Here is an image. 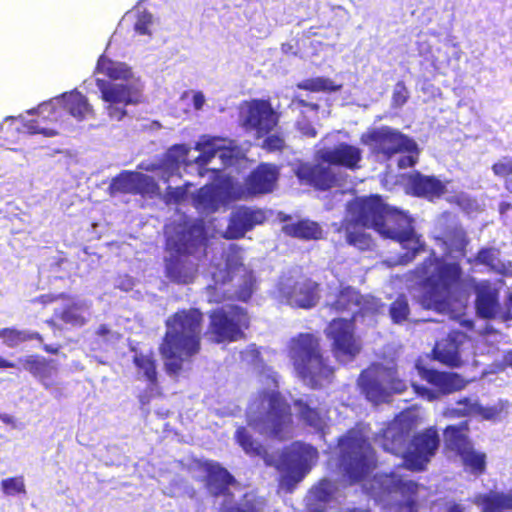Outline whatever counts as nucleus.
Listing matches in <instances>:
<instances>
[{"label": "nucleus", "instance_id": "obj_64", "mask_svg": "<svg viewBox=\"0 0 512 512\" xmlns=\"http://www.w3.org/2000/svg\"><path fill=\"white\" fill-rule=\"evenodd\" d=\"M510 209H512V204L509 202L502 201L498 205L500 215H505Z\"/></svg>", "mask_w": 512, "mask_h": 512}, {"label": "nucleus", "instance_id": "obj_27", "mask_svg": "<svg viewBox=\"0 0 512 512\" xmlns=\"http://www.w3.org/2000/svg\"><path fill=\"white\" fill-rule=\"evenodd\" d=\"M319 159L329 165L341 166L347 169H357L362 159L360 148L342 142L333 148H326L319 152Z\"/></svg>", "mask_w": 512, "mask_h": 512}, {"label": "nucleus", "instance_id": "obj_60", "mask_svg": "<svg viewBox=\"0 0 512 512\" xmlns=\"http://www.w3.org/2000/svg\"><path fill=\"white\" fill-rule=\"evenodd\" d=\"M502 321L507 322L512 320V293H508L503 311L500 310L498 316Z\"/></svg>", "mask_w": 512, "mask_h": 512}, {"label": "nucleus", "instance_id": "obj_44", "mask_svg": "<svg viewBox=\"0 0 512 512\" xmlns=\"http://www.w3.org/2000/svg\"><path fill=\"white\" fill-rule=\"evenodd\" d=\"M136 172L126 171L112 180L111 189L122 193L135 195Z\"/></svg>", "mask_w": 512, "mask_h": 512}, {"label": "nucleus", "instance_id": "obj_18", "mask_svg": "<svg viewBox=\"0 0 512 512\" xmlns=\"http://www.w3.org/2000/svg\"><path fill=\"white\" fill-rule=\"evenodd\" d=\"M200 467L205 473L202 482L206 492L212 498H222L221 503L234 502V493L231 487L238 484L236 478L220 463L203 461Z\"/></svg>", "mask_w": 512, "mask_h": 512}, {"label": "nucleus", "instance_id": "obj_55", "mask_svg": "<svg viewBox=\"0 0 512 512\" xmlns=\"http://www.w3.org/2000/svg\"><path fill=\"white\" fill-rule=\"evenodd\" d=\"M225 267L228 273H234L235 271L243 270L246 275L250 272L245 268L242 262V258L237 251H233L228 254L225 261Z\"/></svg>", "mask_w": 512, "mask_h": 512}, {"label": "nucleus", "instance_id": "obj_21", "mask_svg": "<svg viewBox=\"0 0 512 512\" xmlns=\"http://www.w3.org/2000/svg\"><path fill=\"white\" fill-rule=\"evenodd\" d=\"M467 339V335L459 330L450 331L445 337L438 340L432 351V357L440 364L449 368H460L464 361L460 348Z\"/></svg>", "mask_w": 512, "mask_h": 512}, {"label": "nucleus", "instance_id": "obj_50", "mask_svg": "<svg viewBox=\"0 0 512 512\" xmlns=\"http://www.w3.org/2000/svg\"><path fill=\"white\" fill-rule=\"evenodd\" d=\"M331 81L326 78L317 77V78H310L305 79L302 82H300L297 87L302 90L311 91V92H320V91H327L332 90L331 87Z\"/></svg>", "mask_w": 512, "mask_h": 512}, {"label": "nucleus", "instance_id": "obj_19", "mask_svg": "<svg viewBox=\"0 0 512 512\" xmlns=\"http://www.w3.org/2000/svg\"><path fill=\"white\" fill-rule=\"evenodd\" d=\"M280 294L294 308L311 309L320 300V284L311 278H303L280 288Z\"/></svg>", "mask_w": 512, "mask_h": 512}, {"label": "nucleus", "instance_id": "obj_48", "mask_svg": "<svg viewBox=\"0 0 512 512\" xmlns=\"http://www.w3.org/2000/svg\"><path fill=\"white\" fill-rule=\"evenodd\" d=\"M476 403H472L468 397L456 401V406L447 410V415L452 418L466 417L475 414Z\"/></svg>", "mask_w": 512, "mask_h": 512}, {"label": "nucleus", "instance_id": "obj_53", "mask_svg": "<svg viewBox=\"0 0 512 512\" xmlns=\"http://www.w3.org/2000/svg\"><path fill=\"white\" fill-rule=\"evenodd\" d=\"M153 22V16L148 11H143L138 14L134 24L135 31L140 35H150V26Z\"/></svg>", "mask_w": 512, "mask_h": 512}, {"label": "nucleus", "instance_id": "obj_9", "mask_svg": "<svg viewBox=\"0 0 512 512\" xmlns=\"http://www.w3.org/2000/svg\"><path fill=\"white\" fill-rule=\"evenodd\" d=\"M338 465L351 484L362 481L377 464L374 448L368 438L354 430L339 439Z\"/></svg>", "mask_w": 512, "mask_h": 512}, {"label": "nucleus", "instance_id": "obj_52", "mask_svg": "<svg viewBox=\"0 0 512 512\" xmlns=\"http://www.w3.org/2000/svg\"><path fill=\"white\" fill-rule=\"evenodd\" d=\"M409 99V91L403 81H398L395 84L393 93H392V106L393 107H402L406 104Z\"/></svg>", "mask_w": 512, "mask_h": 512}, {"label": "nucleus", "instance_id": "obj_38", "mask_svg": "<svg viewBox=\"0 0 512 512\" xmlns=\"http://www.w3.org/2000/svg\"><path fill=\"white\" fill-rule=\"evenodd\" d=\"M465 468L472 474L482 475L486 472L487 456L484 452L476 451L473 445L459 455Z\"/></svg>", "mask_w": 512, "mask_h": 512}, {"label": "nucleus", "instance_id": "obj_39", "mask_svg": "<svg viewBox=\"0 0 512 512\" xmlns=\"http://www.w3.org/2000/svg\"><path fill=\"white\" fill-rule=\"evenodd\" d=\"M97 69L112 80L127 79L131 76V70L125 64L114 62L104 56L99 58Z\"/></svg>", "mask_w": 512, "mask_h": 512}, {"label": "nucleus", "instance_id": "obj_6", "mask_svg": "<svg viewBox=\"0 0 512 512\" xmlns=\"http://www.w3.org/2000/svg\"><path fill=\"white\" fill-rule=\"evenodd\" d=\"M286 351L295 374L309 388L321 389L333 381L335 368L315 333L296 334L290 338Z\"/></svg>", "mask_w": 512, "mask_h": 512}, {"label": "nucleus", "instance_id": "obj_28", "mask_svg": "<svg viewBox=\"0 0 512 512\" xmlns=\"http://www.w3.org/2000/svg\"><path fill=\"white\" fill-rule=\"evenodd\" d=\"M295 174L301 183L321 191L332 188L336 182L335 175L330 168L321 164H300Z\"/></svg>", "mask_w": 512, "mask_h": 512}, {"label": "nucleus", "instance_id": "obj_22", "mask_svg": "<svg viewBox=\"0 0 512 512\" xmlns=\"http://www.w3.org/2000/svg\"><path fill=\"white\" fill-rule=\"evenodd\" d=\"M265 221L266 214L264 210L248 206L237 207L230 214L224 237L230 240L240 239L248 231H251L257 225L263 224Z\"/></svg>", "mask_w": 512, "mask_h": 512}, {"label": "nucleus", "instance_id": "obj_51", "mask_svg": "<svg viewBox=\"0 0 512 512\" xmlns=\"http://www.w3.org/2000/svg\"><path fill=\"white\" fill-rule=\"evenodd\" d=\"M255 280L253 278L252 272H249L245 275L243 283L235 292V299L247 302L253 294Z\"/></svg>", "mask_w": 512, "mask_h": 512}, {"label": "nucleus", "instance_id": "obj_15", "mask_svg": "<svg viewBox=\"0 0 512 512\" xmlns=\"http://www.w3.org/2000/svg\"><path fill=\"white\" fill-rule=\"evenodd\" d=\"M280 114L272 107L269 99H251L245 102L241 112V122L246 131L254 132L262 138L278 125Z\"/></svg>", "mask_w": 512, "mask_h": 512}, {"label": "nucleus", "instance_id": "obj_8", "mask_svg": "<svg viewBox=\"0 0 512 512\" xmlns=\"http://www.w3.org/2000/svg\"><path fill=\"white\" fill-rule=\"evenodd\" d=\"M260 409L247 416V425L262 434L283 440L293 424L291 405L276 390H265L259 395Z\"/></svg>", "mask_w": 512, "mask_h": 512}, {"label": "nucleus", "instance_id": "obj_32", "mask_svg": "<svg viewBox=\"0 0 512 512\" xmlns=\"http://www.w3.org/2000/svg\"><path fill=\"white\" fill-rule=\"evenodd\" d=\"M469 430L467 421L461 422L459 425H449L444 429L445 446L453 450L459 456L463 451L472 446L471 440L465 433Z\"/></svg>", "mask_w": 512, "mask_h": 512}, {"label": "nucleus", "instance_id": "obj_40", "mask_svg": "<svg viewBox=\"0 0 512 512\" xmlns=\"http://www.w3.org/2000/svg\"><path fill=\"white\" fill-rule=\"evenodd\" d=\"M493 175L503 180V186L512 194V156H502L491 165Z\"/></svg>", "mask_w": 512, "mask_h": 512}, {"label": "nucleus", "instance_id": "obj_42", "mask_svg": "<svg viewBox=\"0 0 512 512\" xmlns=\"http://www.w3.org/2000/svg\"><path fill=\"white\" fill-rule=\"evenodd\" d=\"M389 315L392 323L403 324L409 319L410 306L406 295L400 294L389 306Z\"/></svg>", "mask_w": 512, "mask_h": 512}, {"label": "nucleus", "instance_id": "obj_57", "mask_svg": "<svg viewBox=\"0 0 512 512\" xmlns=\"http://www.w3.org/2000/svg\"><path fill=\"white\" fill-rule=\"evenodd\" d=\"M496 254L493 248H482L476 255V261L482 265L493 268L495 266Z\"/></svg>", "mask_w": 512, "mask_h": 512}, {"label": "nucleus", "instance_id": "obj_34", "mask_svg": "<svg viewBox=\"0 0 512 512\" xmlns=\"http://www.w3.org/2000/svg\"><path fill=\"white\" fill-rule=\"evenodd\" d=\"M192 205L200 213H214L220 206V197L212 185H205L199 188L192 195Z\"/></svg>", "mask_w": 512, "mask_h": 512}, {"label": "nucleus", "instance_id": "obj_10", "mask_svg": "<svg viewBox=\"0 0 512 512\" xmlns=\"http://www.w3.org/2000/svg\"><path fill=\"white\" fill-rule=\"evenodd\" d=\"M206 331L209 340L215 344L237 342L245 338V330L250 326L247 310L237 305L228 309L217 308L209 312Z\"/></svg>", "mask_w": 512, "mask_h": 512}, {"label": "nucleus", "instance_id": "obj_30", "mask_svg": "<svg viewBox=\"0 0 512 512\" xmlns=\"http://www.w3.org/2000/svg\"><path fill=\"white\" fill-rule=\"evenodd\" d=\"M24 369L36 378L46 389L54 385L53 376L57 371L55 361L38 355L23 359Z\"/></svg>", "mask_w": 512, "mask_h": 512}, {"label": "nucleus", "instance_id": "obj_36", "mask_svg": "<svg viewBox=\"0 0 512 512\" xmlns=\"http://www.w3.org/2000/svg\"><path fill=\"white\" fill-rule=\"evenodd\" d=\"M0 338L5 346L15 348L25 342L36 340L43 342V337L36 331L19 330L15 327H6L0 329Z\"/></svg>", "mask_w": 512, "mask_h": 512}, {"label": "nucleus", "instance_id": "obj_23", "mask_svg": "<svg viewBox=\"0 0 512 512\" xmlns=\"http://www.w3.org/2000/svg\"><path fill=\"white\" fill-rule=\"evenodd\" d=\"M406 188L409 194L430 201L446 193V185L439 178L419 171H413L406 176Z\"/></svg>", "mask_w": 512, "mask_h": 512}, {"label": "nucleus", "instance_id": "obj_17", "mask_svg": "<svg viewBox=\"0 0 512 512\" xmlns=\"http://www.w3.org/2000/svg\"><path fill=\"white\" fill-rule=\"evenodd\" d=\"M278 177L276 165L260 163L244 178L243 184L236 191V197L250 199L269 194L275 189Z\"/></svg>", "mask_w": 512, "mask_h": 512}, {"label": "nucleus", "instance_id": "obj_13", "mask_svg": "<svg viewBox=\"0 0 512 512\" xmlns=\"http://www.w3.org/2000/svg\"><path fill=\"white\" fill-rule=\"evenodd\" d=\"M356 317L334 318L326 326L324 332L331 342L333 356L339 362L353 361L362 349L360 338L356 334Z\"/></svg>", "mask_w": 512, "mask_h": 512}, {"label": "nucleus", "instance_id": "obj_3", "mask_svg": "<svg viewBox=\"0 0 512 512\" xmlns=\"http://www.w3.org/2000/svg\"><path fill=\"white\" fill-rule=\"evenodd\" d=\"M204 315L198 308L179 309L166 320V332L159 352L169 376L178 377L185 359L201 350Z\"/></svg>", "mask_w": 512, "mask_h": 512}, {"label": "nucleus", "instance_id": "obj_58", "mask_svg": "<svg viewBox=\"0 0 512 512\" xmlns=\"http://www.w3.org/2000/svg\"><path fill=\"white\" fill-rule=\"evenodd\" d=\"M500 412L501 410L495 406L485 407L476 403L475 414L481 416L485 420L496 419Z\"/></svg>", "mask_w": 512, "mask_h": 512}, {"label": "nucleus", "instance_id": "obj_37", "mask_svg": "<svg viewBox=\"0 0 512 512\" xmlns=\"http://www.w3.org/2000/svg\"><path fill=\"white\" fill-rule=\"evenodd\" d=\"M28 113H36L43 123H55L64 117L58 96L39 104L37 108L28 110Z\"/></svg>", "mask_w": 512, "mask_h": 512}, {"label": "nucleus", "instance_id": "obj_1", "mask_svg": "<svg viewBox=\"0 0 512 512\" xmlns=\"http://www.w3.org/2000/svg\"><path fill=\"white\" fill-rule=\"evenodd\" d=\"M373 229L382 238L396 241L407 249L411 258L424 250L413 226V219L407 212L389 206L380 195L359 196L349 201L347 217L343 219L339 232L345 241L360 251H370L374 239L365 229Z\"/></svg>", "mask_w": 512, "mask_h": 512}, {"label": "nucleus", "instance_id": "obj_7", "mask_svg": "<svg viewBox=\"0 0 512 512\" xmlns=\"http://www.w3.org/2000/svg\"><path fill=\"white\" fill-rule=\"evenodd\" d=\"M208 237L202 220L184 221L178 225L175 237L167 245L176 252L165 260V275L173 283L190 284L197 274V267L182 256L193 255L206 248Z\"/></svg>", "mask_w": 512, "mask_h": 512}, {"label": "nucleus", "instance_id": "obj_54", "mask_svg": "<svg viewBox=\"0 0 512 512\" xmlns=\"http://www.w3.org/2000/svg\"><path fill=\"white\" fill-rule=\"evenodd\" d=\"M187 185L178 186V187H167L165 196L167 198V202H172L174 204H180L187 198Z\"/></svg>", "mask_w": 512, "mask_h": 512}, {"label": "nucleus", "instance_id": "obj_11", "mask_svg": "<svg viewBox=\"0 0 512 512\" xmlns=\"http://www.w3.org/2000/svg\"><path fill=\"white\" fill-rule=\"evenodd\" d=\"M419 484L414 480L404 479L395 472L375 476L371 480L369 494L376 501H385L395 494L404 499L396 504V512H418L417 495Z\"/></svg>", "mask_w": 512, "mask_h": 512}, {"label": "nucleus", "instance_id": "obj_62", "mask_svg": "<svg viewBox=\"0 0 512 512\" xmlns=\"http://www.w3.org/2000/svg\"><path fill=\"white\" fill-rule=\"evenodd\" d=\"M215 154L216 149H209L197 157L196 163L206 165L215 156Z\"/></svg>", "mask_w": 512, "mask_h": 512}, {"label": "nucleus", "instance_id": "obj_43", "mask_svg": "<svg viewBox=\"0 0 512 512\" xmlns=\"http://www.w3.org/2000/svg\"><path fill=\"white\" fill-rule=\"evenodd\" d=\"M135 195L153 198L160 195L158 183L150 175L136 172Z\"/></svg>", "mask_w": 512, "mask_h": 512}, {"label": "nucleus", "instance_id": "obj_2", "mask_svg": "<svg viewBox=\"0 0 512 512\" xmlns=\"http://www.w3.org/2000/svg\"><path fill=\"white\" fill-rule=\"evenodd\" d=\"M414 429L415 420L400 413L376 434L375 441L385 452L402 458L405 469L423 472L439 449L440 437L433 426L413 433Z\"/></svg>", "mask_w": 512, "mask_h": 512}, {"label": "nucleus", "instance_id": "obj_45", "mask_svg": "<svg viewBox=\"0 0 512 512\" xmlns=\"http://www.w3.org/2000/svg\"><path fill=\"white\" fill-rule=\"evenodd\" d=\"M79 308L80 305L77 303L67 305L62 310H56L54 317L60 319L65 324L83 326L86 323V319L78 313Z\"/></svg>", "mask_w": 512, "mask_h": 512}, {"label": "nucleus", "instance_id": "obj_41", "mask_svg": "<svg viewBox=\"0 0 512 512\" xmlns=\"http://www.w3.org/2000/svg\"><path fill=\"white\" fill-rule=\"evenodd\" d=\"M333 483L329 479H321L309 490L311 504L320 505L328 503L333 496Z\"/></svg>", "mask_w": 512, "mask_h": 512}, {"label": "nucleus", "instance_id": "obj_31", "mask_svg": "<svg viewBox=\"0 0 512 512\" xmlns=\"http://www.w3.org/2000/svg\"><path fill=\"white\" fill-rule=\"evenodd\" d=\"M58 99L64 116L69 114L78 120H82L89 115H93V108L87 97L77 89L62 93L58 96Z\"/></svg>", "mask_w": 512, "mask_h": 512}, {"label": "nucleus", "instance_id": "obj_46", "mask_svg": "<svg viewBox=\"0 0 512 512\" xmlns=\"http://www.w3.org/2000/svg\"><path fill=\"white\" fill-rule=\"evenodd\" d=\"M2 492L7 496L26 494L24 477L22 475L5 478L0 483Z\"/></svg>", "mask_w": 512, "mask_h": 512}, {"label": "nucleus", "instance_id": "obj_4", "mask_svg": "<svg viewBox=\"0 0 512 512\" xmlns=\"http://www.w3.org/2000/svg\"><path fill=\"white\" fill-rule=\"evenodd\" d=\"M420 279L418 303L424 310L446 313L451 300L462 286L463 271L459 263L446 262L432 253L415 269Z\"/></svg>", "mask_w": 512, "mask_h": 512}, {"label": "nucleus", "instance_id": "obj_20", "mask_svg": "<svg viewBox=\"0 0 512 512\" xmlns=\"http://www.w3.org/2000/svg\"><path fill=\"white\" fill-rule=\"evenodd\" d=\"M133 364L137 369V378L147 383L146 389L138 396L139 402L146 405L153 398L162 395L158 380L157 360L152 352L138 353L133 356Z\"/></svg>", "mask_w": 512, "mask_h": 512}, {"label": "nucleus", "instance_id": "obj_61", "mask_svg": "<svg viewBox=\"0 0 512 512\" xmlns=\"http://www.w3.org/2000/svg\"><path fill=\"white\" fill-rule=\"evenodd\" d=\"M417 162V159L412 155L402 156L398 160V167L400 169L413 167Z\"/></svg>", "mask_w": 512, "mask_h": 512}, {"label": "nucleus", "instance_id": "obj_25", "mask_svg": "<svg viewBox=\"0 0 512 512\" xmlns=\"http://www.w3.org/2000/svg\"><path fill=\"white\" fill-rule=\"evenodd\" d=\"M475 309L477 315L485 320L497 318L500 312L499 290L484 280L474 285Z\"/></svg>", "mask_w": 512, "mask_h": 512}, {"label": "nucleus", "instance_id": "obj_16", "mask_svg": "<svg viewBox=\"0 0 512 512\" xmlns=\"http://www.w3.org/2000/svg\"><path fill=\"white\" fill-rule=\"evenodd\" d=\"M395 370L379 363H373L361 371L358 378V387L362 394L374 404L387 401L390 396Z\"/></svg>", "mask_w": 512, "mask_h": 512}, {"label": "nucleus", "instance_id": "obj_29", "mask_svg": "<svg viewBox=\"0 0 512 512\" xmlns=\"http://www.w3.org/2000/svg\"><path fill=\"white\" fill-rule=\"evenodd\" d=\"M370 300L363 296L356 288L346 285L341 286L335 294L334 300L327 304L330 310L336 313H363L367 310L366 304Z\"/></svg>", "mask_w": 512, "mask_h": 512}, {"label": "nucleus", "instance_id": "obj_33", "mask_svg": "<svg viewBox=\"0 0 512 512\" xmlns=\"http://www.w3.org/2000/svg\"><path fill=\"white\" fill-rule=\"evenodd\" d=\"M282 232L289 237L301 240H318L322 238V228L317 222L302 219L282 226Z\"/></svg>", "mask_w": 512, "mask_h": 512}, {"label": "nucleus", "instance_id": "obj_56", "mask_svg": "<svg viewBox=\"0 0 512 512\" xmlns=\"http://www.w3.org/2000/svg\"><path fill=\"white\" fill-rule=\"evenodd\" d=\"M24 127L29 134H43L44 136L47 137L57 135V131H55L54 129L40 126V120L38 119L27 121L24 124Z\"/></svg>", "mask_w": 512, "mask_h": 512}, {"label": "nucleus", "instance_id": "obj_24", "mask_svg": "<svg viewBox=\"0 0 512 512\" xmlns=\"http://www.w3.org/2000/svg\"><path fill=\"white\" fill-rule=\"evenodd\" d=\"M473 503L481 512L512 511V488L508 493L490 490L475 495ZM445 512H464V507L458 503L450 504Z\"/></svg>", "mask_w": 512, "mask_h": 512}, {"label": "nucleus", "instance_id": "obj_5", "mask_svg": "<svg viewBox=\"0 0 512 512\" xmlns=\"http://www.w3.org/2000/svg\"><path fill=\"white\" fill-rule=\"evenodd\" d=\"M235 440L244 452L251 457H261L267 466H274L281 472L279 486L286 493H292L296 486L311 470V461L318 456L317 450L301 442H293L285 447L278 461L268 455L265 446L254 439L246 427L240 426L235 432Z\"/></svg>", "mask_w": 512, "mask_h": 512}, {"label": "nucleus", "instance_id": "obj_14", "mask_svg": "<svg viewBox=\"0 0 512 512\" xmlns=\"http://www.w3.org/2000/svg\"><path fill=\"white\" fill-rule=\"evenodd\" d=\"M96 86L106 103V111L111 119L122 120L128 105H136L142 101L141 91L132 84L115 83L105 79H96Z\"/></svg>", "mask_w": 512, "mask_h": 512}, {"label": "nucleus", "instance_id": "obj_12", "mask_svg": "<svg viewBox=\"0 0 512 512\" xmlns=\"http://www.w3.org/2000/svg\"><path fill=\"white\" fill-rule=\"evenodd\" d=\"M361 142L370 148L373 155L384 161H389L396 154L417 152L414 140L389 126L369 129L362 134Z\"/></svg>", "mask_w": 512, "mask_h": 512}, {"label": "nucleus", "instance_id": "obj_47", "mask_svg": "<svg viewBox=\"0 0 512 512\" xmlns=\"http://www.w3.org/2000/svg\"><path fill=\"white\" fill-rule=\"evenodd\" d=\"M295 406L299 408V417L309 426H318L321 422V417L317 409L311 408L307 403L302 400H296Z\"/></svg>", "mask_w": 512, "mask_h": 512}, {"label": "nucleus", "instance_id": "obj_35", "mask_svg": "<svg viewBox=\"0 0 512 512\" xmlns=\"http://www.w3.org/2000/svg\"><path fill=\"white\" fill-rule=\"evenodd\" d=\"M264 499L258 497L253 492H247L243 495L240 502L221 503L219 506L220 512H263Z\"/></svg>", "mask_w": 512, "mask_h": 512}, {"label": "nucleus", "instance_id": "obj_49", "mask_svg": "<svg viewBox=\"0 0 512 512\" xmlns=\"http://www.w3.org/2000/svg\"><path fill=\"white\" fill-rule=\"evenodd\" d=\"M264 140L262 141L261 148L265 150L268 153H275V152H283L286 148V141L285 137L281 133H274L271 134V132L264 136Z\"/></svg>", "mask_w": 512, "mask_h": 512}, {"label": "nucleus", "instance_id": "obj_63", "mask_svg": "<svg viewBox=\"0 0 512 512\" xmlns=\"http://www.w3.org/2000/svg\"><path fill=\"white\" fill-rule=\"evenodd\" d=\"M205 103V97L202 92L197 91L193 94V106L196 110L202 109Z\"/></svg>", "mask_w": 512, "mask_h": 512}, {"label": "nucleus", "instance_id": "obj_26", "mask_svg": "<svg viewBox=\"0 0 512 512\" xmlns=\"http://www.w3.org/2000/svg\"><path fill=\"white\" fill-rule=\"evenodd\" d=\"M422 379L429 383L442 395H449L464 389L469 383L462 375L456 372L438 371L436 369L422 368Z\"/></svg>", "mask_w": 512, "mask_h": 512}, {"label": "nucleus", "instance_id": "obj_59", "mask_svg": "<svg viewBox=\"0 0 512 512\" xmlns=\"http://www.w3.org/2000/svg\"><path fill=\"white\" fill-rule=\"evenodd\" d=\"M71 297L66 293H59V294H42L37 296L34 299V302L40 303L42 305H49L51 303H54L58 300H69Z\"/></svg>", "mask_w": 512, "mask_h": 512}]
</instances>
